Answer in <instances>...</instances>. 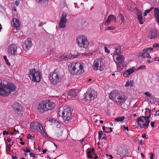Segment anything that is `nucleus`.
<instances>
[{
	"label": "nucleus",
	"mask_w": 159,
	"mask_h": 159,
	"mask_svg": "<svg viewBox=\"0 0 159 159\" xmlns=\"http://www.w3.org/2000/svg\"><path fill=\"white\" fill-rule=\"evenodd\" d=\"M47 151V149H44L43 151V153H45Z\"/></svg>",
	"instance_id": "nucleus-64"
},
{
	"label": "nucleus",
	"mask_w": 159,
	"mask_h": 159,
	"mask_svg": "<svg viewBox=\"0 0 159 159\" xmlns=\"http://www.w3.org/2000/svg\"><path fill=\"white\" fill-rule=\"evenodd\" d=\"M59 75L60 71L58 69H55L52 72L50 73L49 79L52 84H56L61 81V78Z\"/></svg>",
	"instance_id": "nucleus-6"
},
{
	"label": "nucleus",
	"mask_w": 159,
	"mask_h": 159,
	"mask_svg": "<svg viewBox=\"0 0 159 159\" xmlns=\"http://www.w3.org/2000/svg\"><path fill=\"white\" fill-rule=\"evenodd\" d=\"M146 68V66L145 65L140 66L139 67L137 70H140L145 69Z\"/></svg>",
	"instance_id": "nucleus-38"
},
{
	"label": "nucleus",
	"mask_w": 159,
	"mask_h": 159,
	"mask_svg": "<svg viewBox=\"0 0 159 159\" xmlns=\"http://www.w3.org/2000/svg\"><path fill=\"white\" fill-rule=\"evenodd\" d=\"M4 60H5V62H6L7 65H8L9 66H10L11 65L10 63L8 61V59H7V57L6 56H4L3 57Z\"/></svg>",
	"instance_id": "nucleus-36"
},
{
	"label": "nucleus",
	"mask_w": 159,
	"mask_h": 159,
	"mask_svg": "<svg viewBox=\"0 0 159 159\" xmlns=\"http://www.w3.org/2000/svg\"><path fill=\"white\" fill-rule=\"evenodd\" d=\"M39 2H40L41 4L47 3L48 2V0H37Z\"/></svg>",
	"instance_id": "nucleus-37"
},
{
	"label": "nucleus",
	"mask_w": 159,
	"mask_h": 159,
	"mask_svg": "<svg viewBox=\"0 0 159 159\" xmlns=\"http://www.w3.org/2000/svg\"><path fill=\"white\" fill-rule=\"evenodd\" d=\"M56 105L55 103L51 100H43L38 104V110L39 112L43 113L48 111L53 110Z\"/></svg>",
	"instance_id": "nucleus-2"
},
{
	"label": "nucleus",
	"mask_w": 159,
	"mask_h": 159,
	"mask_svg": "<svg viewBox=\"0 0 159 159\" xmlns=\"http://www.w3.org/2000/svg\"><path fill=\"white\" fill-rule=\"evenodd\" d=\"M46 24V22H43L42 23L41 22V23H40L38 25L39 26H42L43 25H45Z\"/></svg>",
	"instance_id": "nucleus-52"
},
{
	"label": "nucleus",
	"mask_w": 159,
	"mask_h": 159,
	"mask_svg": "<svg viewBox=\"0 0 159 159\" xmlns=\"http://www.w3.org/2000/svg\"><path fill=\"white\" fill-rule=\"evenodd\" d=\"M136 15L137 16V19L139 23L140 24H143V22L141 13L140 11H138L137 12Z\"/></svg>",
	"instance_id": "nucleus-24"
},
{
	"label": "nucleus",
	"mask_w": 159,
	"mask_h": 159,
	"mask_svg": "<svg viewBox=\"0 0 159 159\" xmlns=\"http://www.w3.org/2000/svg\"><path fill=\"white\" fill-rule=\"evenodd\" d=\"M149 114L148 116L147 117H146V119H147V124H144L143 125H140V128H142L143 127H148L149 126V125L150 123V120H149V119L150 118L152 114V113L151 112V110H149Z\"/></svg>",
	"instance_id": "nucleus-23"
},
{
	"label": "nucleus",
	"mask_w": 159,
	"mask_h": 159,
	"mask_svg": "<svg viewBox=\"0 0 159 159\" xmlns=\"http://www.w3.org/2000/svg\"><path fill=\"white\" fill-rule=\"evenodd\" d=\"M97 92L93 90H91L90 92L88 91L84 94V99H88L89 98V99H94L97 98Z\"/></svg>",
	"instance_id": "nucleus-13"
},
{
	"label": "nucleus",
	"mask_w": 159,
	"mask_h": 159,
	"mask_svg": "<svg viewBox=\"0 0 159 159\" xmlns=\"http://www.w3.org/2000/svg\"><path fill=\"white\" fill-rule=\"evenodd\" d=\"M71 74L74 75H79L84 72V65L81 62H73L68 66Z\"/></svg>",
	"instance_id": "nucleus-3"
},
{
	"label": "nucleus",
	"mask_w": 159,
	"mask_h": 159,
	"mask_svg": "<svg viewBox=\"0 0 159 159\" xmlns=\"http://www.w3.org/2000/svg\"><path fill=\"white\" fill-rule=\"evenodd\" d=\"M103 60L102 58L96 59L93 65V69L96 70H99L101 71H102L103 70Z\"/></svg>",
	"instance_id": "nucleus-11"
},
{
	"label": "nucleus",
	"mask_w": 159,
	"mask_h": 159,
	"mask_svg": "<svg viewBox=\"0 0 159 159\" xmlns=\"http://www.w3.org/2000/svg\"><path fill=\"white\" fill-rule=\"evenodd\" d=\"M3 135H5V134H9V133L6 130H4L3 132Z\"/></svg>",
	"instance_id": "nucleus-48"
},
{
	"label": "nucleus",
	"mask_w": 159,
	"mask_h": 159,
	"mask_svg": "<svg viewBox=\"0 0 159 159\" xmlns=\"http://www.w3.org/2000/svg\"><path fill=\"white\" fill-rule=\"evenodd\" d=\"M16 87L13 83H7V84L0 82V95L7 97L12 93L15 91Z\"/></svg>",
	"instance_id": "nucleus-1"
},
{
	"label": "nucleus",
	"mask_w": 159,
	"mask_h": 159,
	"mask_svg": "<svg viewBox=\"0 0 159 159\" xmlns=\"http://www.w3.org/2000/svg\"><path fill=\"white\" fill-rule=\"evenodd\" d=\"M12 158L13 159H17V157L15 156H12Z\"/></svg>",
	"instance_id": "nucleus-63"
},
{
	"label": "nucleus",
	"mask_w": 159,
	"mask_h": 159,
	"mask_svg": "<svg viewBox=\"0 0 159 159\" xmlns=\"http://www.w3.org/2000/svg\"><path fill=\"white\" fill-rule=\"evenodd\" d=\"M124 151V149L122 147L118 148L117 150V155H119L120 157H123L125 155Z\"/></svg>",
	"instance_id": "nucleus-25"
},
{
	"label": "nucleus",
	"mask_w": 159,
	"mask_h": 159,
	"mask_svg": "<svg viewBox=\"0 0 159 159\" xmlns=\"http://www.w3.org/2000/svg\"><path fill=\"white\" fill-rule=\"evenodd\" d=\"M144 54V52H141V53H139V55L140 56L143 57Z\"/></svg>",
	"instance_id": "nucleus-56"
},
{
	"label": "nucleus",
	"mask_w": 159,
	"mask_h": 159,
	"mask_svg": "<svg viewBox=\"0 0 159 159\" xmlns=\"http://www.w3.org/2000/svg\"><path fill=\"white\" fill-rule=\"evenodd\" d=\"M153 7H151L149 9L145 10L144 13V16H146L147 14L148 13H149L153 9Z\"/></svg>",
	"instance_id": "nucleus-33"
},
{
	"label": "nucleus",
	"mask_w": 159,
	"mask_h": 159,
	"mask_svg": "<svg viewBox=\"0 0 159 159\" xmlns=\"http://www.w3.org/2000/svg\"><path fill=\"white\" fill-rule=\"evenodd\" d=\"M12 22L14 27L17 30H19L20 25V22L19 20L14 18L12 20Z\"/></svg>",
	"instance_id": "nucleus-21"
},
{
	"label": "nucleus",
	"mask_w": 159,
	"mask_h": 159,
	"mask_svg": "<svg viewBox=\"0 0 159 159\" xmlns=\"http://www.w3.org/2000/svg\"><path fill=\"white\" fill-rule=\"evenodd\" d=\"M68 94L69 96L71 97H74L76 96L77 93L75 90L71 89L69 91Z\"/></svg>",
	"instance_id": "nucleus-28"
},
{
	"label": "nucleus",
	"mask_w": 159,
	"mask_h": 159,
	"mask_svg": "<svg viewBox=\"0 0 159 159\" xmlns=\"http://www.w3.org/2000/svg\"><path fill=\"white\" fill-rule=\"evenodd\" d=\"M147 62L149 63H152L153 62V60L151 58H149V59H148L147 60Z\"/></svg>",
	"instance_id": "nucleus-42"
},
{
	"label": "nucleus",
	"mask_w": 159,
	"mask_h": 159,
	"mask_svg": "<svg viewBox=\"0 0 159 159\" xmlns=\"http://www.w3.org/2000/svg\"><path fill=\"white\" fill-rule=\"evenodd\" d=\"M151 156L150 157V159H154L153 157H154V154L153 153H151Z\"/></svg>",
	"instance_id": "nucleus-54"
},
{
	"label": "nucleus",
	"mask_w": 159,
	"mask_h": 159,
	"mask_svg": "<svg viewBox=\"0 0 159 159\" xmlns=\"http://www.w3.org/2000/svg\"><path fill=\"white\" fill-rule=\"evenodd\" d=\"M157 31L155 29H152L150 31L148 37L150 39H155L157 37Z\"/></svg>",
	"instance_id": "nucleus-22"
},
{
	"label": "nucleus",
	"mask_w": 159,
	"mask_h": 159,
	"mask_svg": "<svg viewBox=\"0 0 159 159\" xmlns=\"http://www.w3.org/2000/svg\"><path fill=\"white\" fill-rule=\"evenodd\" d=\"M79 46L81 48L87 49L89 45V42L84 36H78L76 39Z\"/></svg>",
	"instance_id": "nucleus-7"
},
{
	"label": "nucleus",
	"mask_w": 159,
	"mask_h": 159,
	"mask_svg": "<svg viewBox=\"0 0 159 159\" xmlns=\"http://www.w3.org/2000/svg\"><path fill=\"white\" fill-rule=\"evenodd\" d=\"M143 57L145 58H151V56H150L149 54L146 52H144Z\"/></svg>",
	"instance_id": "nucleus-34"
},
{
	"label": "nucleus",
	"mask_w": 159,
	"mask_h": 159,
	"mask_svg": "<svg viewBox=\"0 0 159 159\" xmlns=\"http://www.w3.org/2000/svg\"><path fill=\"white\" fill-rule=\"evenodd\" d=\"M135 69V67H133L128 70H125L123 74V76L126 77H129L130 75L133 73Z\"/></svg>",
	"instance_id": "nucleus-18"
},
{
	"label": "nucleus",
	"mask_w": 159,
	"mask_h": 159,
	"mask_svg": "<svg viewBox=\"0 0 159 159\" xmlns=\"http://www.w3.org/2000/svg\"><path fill=\"white\" fill-rule=\"evenodd\" d=\"M30 152V149H26L25 152L27 153L28 152Z\"/></svg>",
	"instance_id": "nucleus-62"
},
{
	"label": "nucleus",
	"mask_w": 159,
	"mask_h": 159,
	"mask_svg": "<svg viewBox=\"0 0 159 159\" xmlns=\"http://www.w3.org/2000/svg\"><path fill=\"white\" fill-rule=\"evenodd\" d=\"M30 127L31 130H37L41 133L44 132L43 126L38 122H32L30 124Z\"/></svg>",
	"instance_id": "nucleus-12"
},
{
	"label": "nucleus",
	"mask_w": 159,
	"mask_h": 159,
	"mask_svg": "<svg viewBox=\"0 0 159 159\" xmlns=\"http://www.w3.org/2000/svg\"><path fill=\"white\" fill-rule=\"evenodd\" d=\"M91 151H89L87 153V156L91 158H92L93 157L91 154Z\"/></svg>",
	"instance_id": "nucleus-40"
},
{
	"label": "nucleus",
	"mask_w": 159,
	"mask_h": 159,
	"mask_svg": "<svg viewBox=\"0 0 159 159\" xmlns=\"http://www.w3.org/2000/svg\"><path fill=\"white\" fill-rule=\"evenodd\" d=\"M147 119L146 116H142L139 117L137 119V124L139 125L140 127V125H143L144 124H147Z\"/></svg>",
	"instance_id": "nucleus-19"
},
{
	"label": "nucleus",
	"mask_w": 159,
	"mask_h": 159,
	"mask_svg": "<svg viewBox=\"0 0 159 159\" xmlns=\"http://www.w3.org/2000/svg\"><path fill=\"white\" fill-rule=\"evenodd\" d=\"M115 57L116 60L115 62L117 65L118 69L119 70H121L124 67V57L123 55H118Z\"/></svg>",
	"instance_id": "nucleus-10"
},
{
	"label": "nucleus",
	"mask_w": 159,
	"mask_h": 159,
	"mask_svg": "<svg viewBox=\"0 0 159 159\" xmlns=\"http://www.w3.org/2000/svg\"><path fill=\"white\" fill-rule=\"evenodd\" d=\"M121 47L120 46H117L115 49V51L113 55L114 59L115 57L118 55H121L120 54V50Z\"/></svg>",
	"instance_id": "nucleus-26"
},
{
	"label": "nucleus",
	"mask_w": 159,
	"mask_h": 159,
	"mask_svg": "<svg viewBox=\"0 0 159 159\" xmlns=\"http://www.w3.org/2000/svg\"><path fill=\"white\" fill-rule=\"evenodd\" d=\"M149 50V48H145L144 49L143 51V52H147Z\"/></svg>",
	"instance_id": "nucleus-51"
},
{
	"label": "nucleus",
	"mask_w": 159,
	"mask_h": 159,
	"mask_svg": "<svg viewBox=\"0 0 159 159\" xmlns=\"http://www.w3.org/2000/svg\"><path fill=\"white\" fill-rule=\"evenodd\" d=\"M12 111L15 114L20 116L22 115V107L20 104L15 102L11 105Z\"/></svg>",
	"instance_id": "nucleus-8"
},
{
	"label": "nucleus",
	"mask_w": 159,
	"mask_h": 159,
	"mask_svg": "<svg viewBox=\"0 0 159 159\" xmlns=\"http://www.w3.org/2000/svg\"><path fill=\"white\" fill-rule=\"evenodd\" d=\"M72 111L71 108L65 105L60 108L58 114L60 116L62 117L66 123H68L71 117Z\"/></svg>",
	"instance_id": "nucleus-4"
},
{
	"label": "nucleus",
	"mask_w": 159,
	"mask_h": 159,
	"mask_svg": "<svg viewBox=\"0 0 159 159\" xmlns=\"http://www.w3.org/2000/svg\"><path fill=\"white\" fill-rule=\"evenodd\" d=\"M66 16V13L65 12H63L59 23L60 28H63L66 27L67 21Z\"/></svg>",
	"instance_id": "nucleus-14"
},
{
	"label": "nucleus",
	"mask_w": 159,
	"mask_h": 159,
	"mask_svg": "<svg viewBox=\"0 0 159 159\" xmlns=\"http://www.w3.org/2000/svg\"><path fill=\"white\" fill-rule=\"evenodd\" d=\"M30 156L31 157H32L34 158H37V157L35 156V154L33 153H32V152L30 153Z\"/></svg>",
	"instance_id": "nucleus-43"
},
{
	"label": "nucleus",
	"mask_w": 159,
	"mask_h": 159,
	"mask_svg": "<svg viewBox=\"0 0 159 159\" xmlns=\"http://www.w3.org/2000/svg\"><path fill=\"white\" fill-rule=\"evenodd\" d=\"M28 75L30 79L33 82L38 83L40 81L41 74L38 69L35 68L30 69Z\"/></svg>",
	"instance_id": "nucleus-5"
},
{
	"label": "nucleus",
	"mask_w": 159,
	"mask_h": 159,
	"mask_svg": "<svg viewBox=\"0 0 159 159\" xmlns=\"http://www.w3.org/2000/svg\"><path fill=\"white\" fill-rule=\"evenodd\" d=\"M31 137H32V136H31V135L30 134H28V135L27 136V138L28 139H30L31 138Z\"/></svg>",
	"instance_id": "nucleus-57"
},
{
	"label": "nucleus",
	"mask_w": 159,
	"mask_h": 159,
	"mask_svg": "<svg viewBox=\"0 0 159 159\" xmlns=\"http://www.w3.org/2000/svg\"><path fill=\"white\" fill-rule=\"evenodd\" d=\"M66 3L65 0L61 2L60 5V7L61 8H63L64 7H66Z\"/></svg>",
	"instance_id": "nucleus-30"
},
{
	"label": "nucleus",
	"mask_w": 159,
	"mask_h": 159,
	"mask_svg": "<svg viewBox=\"0 0 159 159\" xmlns=\"http://www.w3.org/2000/svg\"><path fill=\"white\" fill-rule=\"evenodd\" d=\"M149 48V50L150 51H152L154 49V48L153 47H149L148 48Z\"/></svg>",
	"instance_id": "nucleus-60"
},
{
	"label": "nucleus",
	"mask_w": 159,
	"mask_h": 159,
	"mask_svg": "<svg viewBox=\"0 0 159 159\" xmlns=\"http://www.w3.org/2000/svg\"><path fill=\"white\" fill-rule=\"evenodd\" d=\"M17 46L16 44H12L10 45L7 48L8 53L14 56L16 55L17 54Z\"/></svg>",
	"instance_id": "nucleus-15"
},
{
	"label": "nucleus",
	"mask_w": 159,
	"mask_h": 159,
	"mask_svg": "<svg viewBox=\"0 0 159 159\" xmlns=\"http://www.w3.org/2000/svg\"><path fill=\"white\" fill-rule=\"evenodd\" d=\"M112 20H114L115 22L116 21V18L113 15L111 14L108 16L107 19L105 23V25H108L110 22Z\"/></svg>",
	"instance_id": "nucleus-20"
},
{
	"label": "nucleus",
	"mask_w": 159,
	"mask_h": 159,
	"mask_svg": "<svg viewBox=\"0 0 159 159\" xmlns=\"http://www.w3.org/2000/svg\"><path fill=\"white\" fill-rule=\"evenodd\" d=\"M133 82L132 81H127L126 82V83L125 85V86L127 87L130 86V87H131L133 85Z\"/></svg>",
	"instance_id": "nucleus-31"
},
{
	"label": "nucleus",
	"mask_w": 159,
	"mask_h": 159,
	"mask_svg": "<svg viewBox=\"0 0 159 159\" xmlns=\"http://www.w3.org/2000/svg\"><path fill=\"white\" fill-rule=\"evenodd\" d=\"M20 3V2L18 1H15V4L16 6H18Z\"/></svg>",
	"instance_id": "nucleus-53"
},
{
	"label": "nucleus",
	"mask_w": 159,
	"mask_h": 159,
	"mask_svg": "<svg viewBox=\"0 0 159 159\" xmlns=\"http://www.w3.org/2000/svg\"><path fill=\"white\" fill-rule=\"evenodd\" d=\"M62 128H60L57 129L56 132V135L57 137H59L62 135L63 131Z\"/></svg>",
	"instance_id": "nucleus-27"
},
{
	"label": "nucleus",
	"mask_w": 159,
	"mask_h": 159,
	"mask_svg": "<svg viewBox=\"0 0 159 159\" xmlns=\"http://www.w3.org/2000/svg\"><path fill=\"white\" fill-rule=\"evenodd\" d=\"M103 133L102 131H100L98 133V138L100 139L102 137V136L103 134Z\"/></svg>",
	"instance_id": "nucleus-41"
},
{
	"label": "nucleus",
	"mask_w": 159,
	"mask_h": 159,
	"mask_svg": "<svg viewBox=\"0 0 159 159\" xmlns=\"http://www.w3.org/2000/svg\"><path fill=\"white\" fill-rule=\"evenodd\" d=\"M155 116H159V109L156 112L155 114L154 115Z\"/></svg>",
	"instance_id": "nucleus-50"
},
{
	"label": "nucleus",
	"mask_w": 159,
	"mask_h": 159,
	"mask_svg": "<svg viewBox=\"0 0 159 159\" xmlns=\"http://www.w3.org/2000/svg\"><path fill=\"white\" fill-rule=\"evenodd\" d=\"M119 16L121 20V23H123L124 24L125 21V19L124 16L122 13H120Z\"/></svg>",
	"instance_id": "nucleus-35"
},
{
	"label": "nucleus",
	"mask_w": 159,
	"mask_h": 159,
	"mask_svg": "<svg viewBox=\"0 0 159 159\" xmlns=\"http://www.w3.org/2000/svg\"><path fill=\"white\" fill-rule=\"evenodd\" d=\"M116 103H119L121 106V107L123 109L127 110L128 107L129 102L128 100H116L114 101Z\"/></svg>",
	"instance_id": "nucleus-16"
},
{
	"label": "nucleus",
	"mask_w": 159,
	"mask_h": 159,
	"mask_svg": "<svg viewBox=\"0 0 159 159\" xmlns=\"http://www.w3.org/2000/svg\"><path fill=\"white\" fill-rule=\"evenodd\" d=\"M154 60L155 61H159V57H155L154 58Z\"/></svg>",
	"instance_id": "nucleus-61"
},
{
	"label": "nucleus",
	"mask_w": 159,
	"mask_h": 159,
	"mask_svg": "<svg viewBox=\"0 0 159 159\" xmlns=\"http://www.w3.org/2000/svg\"><path fill=\"white\" fill-rule=\"evenodd\" d=\"M144 94L146 95V96H147L148 97H150L151 95V94L150 93L148 92H146L144 93Z\"/></svg>",
	"instance_id": "nucleus-46"
},
{
	"label": "nucleus",
	"mask_w": 159,
	"mask_h": 159,
	"mask_svg": "<svg viewBox=\"0 0 159 159\" xmlns=\"http://www.w3.org/2000/svg\"><path fill=\"white\" fill-rule=\"evenodd\" d=\"M153 47H159V43H155L152 46Z\"/></svg>",
	"instance_id": "nucleus-45"
},
{
	"label": "nucleus",
	"mask_w": 159,
	"mask_h": 159,
	"mask_svg": "<svg viewBox=\"0 0 159 159\" xmlns=\"http://www.w3.org/2000/svg\"><path fill=\"white\" fill-rule=\"evenodd\" d=\"M125 119V117L124 116H122L120 117H118L116 118L115 120L117 121L121 122L122 121Z\"/></svg>",
	"instance_id": "nucleus-32"
},
{
	"label": "nucleus",
	"mask_w": 159,
	"mask_h": 159,
	"mask_svg": "<svg viewBox=\"0 0 159 159\" xmlns=\"http://www.w3.org/2000/svg\"><path fill=\"white\" fill-rule=\"evenodd\" d=\"M139 144L140 145H142L143 144V140H140L139 141Z\"/></svg>",
	"instance_id": "nucleus-59"
},
{
	"label": "nucleus",
	"mask_w": 159,
	"mask_h": 159,
	"mask_svg": "<svg viewBox=\"0 0 159 159\" xmlns=\"http://www.w3.org/2000/svg\"><path fill=\"white\" fill-rule=\"evenodd\" d=\"M115 29V27L113 26H109L106 29V30H113Z\"/></svg>",
	"instance_id": "nucleus-39"
},
{
	"label": "nucleus",
	"mask_w": 159,
	"mask_h": 159,
	"mask_svg": "<svg viewBox=\"0 0 159 159\" xmlns=\"http://www.w3.org/2000/svg\"><path fill=\"white\" fill-rule=\"evenodd\" d=\"M78 55H72L71 54H69L68 55H66L67 59H70L71 58H76L77 57Z\"/></svg>",
	"instance_id": "nucleus-29"
},
{
	"label": "nucleus",
	"mask_w": 159,
	"mask_h": 159,
	"mask_svg": "<svg viewBox=\"0 0 159 159\" xmlns=\"http://www.w3.org/2000/svg\"><path fill=\"white\" fill-rule=\"evenodd\" d=\"M59 58H61L62 59H67V56L66 55L60 56L59 57Z\"/></svg>",
	"instance_id": "nucleus-47"
},
{
	"label": "nucleus",
	"mask_w": 159,
	"mask_h": 159,
	"mask_svg": "<svg viewBox=\"0 0 159 159\" xmlns=\"http://www.w3.org/2000/svg\"><path fill=\"white\" fill-rule=\"evenodd\" d=\"M154 122H151L150 123V125L152 127H153L154 126Z\"/></svg>",
	"instance_id": "nucleus-55"
},
{
	"label": "nucleus",
	"mask_w": 159,
	"mask_h": 159,
	"mask_svg": "<svg viewBox=\"0 0 159 159\" xmlns=\"http://www.w3.org/2000/svg\"><path fill=\"white\" fill-rule=\"evenodd\" d=\"M123 128H124V130H126L127 131H128L129 130V128H128V126L125 127V125H124L123 126Z\"/></svg>",
	"instance_id": "nucleus-49"
},
{
	"label": "nucleus",
	"mask_w": 159,
	"mask_h": 159,
	"mask_svg": "<svg viewBox=\"0 0 159 159\" xmlns=\"http://www.w3.org/2000/svg\"><path fill=\"white\" fill-rule=\"evenodd\" d=\"M142 136L143 138H145L146 139H147L145 134H142Z\"/></svg>",
	"instance_id": "nucleus-58"
},
{
	"label": "nucleus",
	"mask_w": 159,
	"mask_h": 159,
	"mask_svg": "<svg viewBox=\"0 0 159 159\" xmlns=\"http://www.w3.org/2000/svg\"><path fill=\"white\" fill-rule=\"evenodd\" d=\"M32 44L31 39L28 38L25 41V43L23 45V48L25 50H27L31 46Z\"/></svg>",
	"instance_id": "nucleus-17"
},
{
	"label": "nucleus",
	"mask_w": 159,
	"mask_h": 159,
	"mask_svg": "<svg viewBox=\"0 0 159 159\" xmlns=\"http://www.w3.org/2000/svg\"><path fill=\"white\" fill-rule=\"evenodd\" d=\"M105 51V52L109 53L110 52V51L107 49V47H104Z\"/></svg>",
	"instance_id": "nucleus-44"
},
{
	"label": "nucleus",
	"mask_w": 159,
	"mask_h": 159,
	"mask_svg": "<svg viewBox=\"0 0 159 159\" xmlns=\"http://www.w3.org/2000/svg\"><path fill=\"white\" fill-rule=\"evenodd\" d=\"M109 98L110 99H125L123 93L117 90L112 91L109 95Z\"/></svg>",
	"instance_id": "nucleus-9"
}]
</instances>
